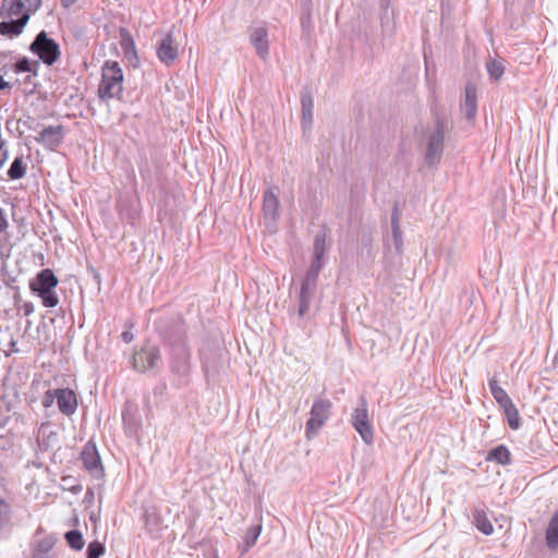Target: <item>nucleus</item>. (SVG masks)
Returning a JSON list of instances; mask_svg holds the SVG:
<instances>
[{
    "instance_id": "nucleus-5",
    "label": "nucleus",
    "mask_w": 558,
    "mask_h": 558,
    "mask_svg": "<svg viewBox=\"0 0 558 558\" xmlns=\"http://www.w3.org/2000/svg\"><path fill=\"white\" fill-rule=\"evenodd\" d=\"M447 129L445 121L438 119L436 121L435 129L428 134L427 150L425 155V160L428 166H435L439 162L442 155L445 133Z\"/></svg>"
},
{
    "instance_id": "nucleus-18",
    "label": "nucleus",
    "mask_w": 558,
    "mask_h": 558,
    "mask_svg": "<svg viewBox=\"0 0 558 558\" xmlns=\"http://www.w3.org/2000/svg\"><path fill=\"white\" fill-rule=\"evenodd\" d=\"M263 211L266 220L275 221L279 216V201L272 190L264 193Z\"/></svg>"
},
{
    "instance_id": "nucleus-11",
    "label": "nucleus",
    "mask_w": 558,
    "mask_h": 558,
    "mask_svg": "<svg viewBox=\"0 0 558 558\" xmlns=\"http://www.w3.org/2000/svg\"><path fill=\"white\" fill-rule=\"evenodd\" d=\"M57 403L60 412L64 415H72L77 408L76 396L71 389H54Z\"/></svg>"
},
{
    "instance_id": "nucleus-3",
    "label": "nucleus",
    "mask_w": 558,
    "mask_h": 558,
    "mask_svg": "<svg viewBox=\"0 0 558 558\" xmlns=\"http://www.w3.org/2000/svg\"><path fill=\"white\" fill-rule=\"evenodd\" d=\"M29 49L47 65H52L61 54L59 45L45 31L35 37Z\"/></svg>"
},
{
    "instance_id": "nucleus-29",
    "label": "nucleus",
    "mask_w": 558,
    "mask_h": 558,
    "mask_svg": "<svg viewBox=\"0 0 558 558\" xmlns=\"http://www.w3.org/2000/svg\"><path fill=\"white\" fill-rule=\"evenodd\" d=\"M505 72V64L502 60H493L490 62V78L499 80Z\"/></svg>"
},
{
    "instance_id": "nucleus-39",
    "label": "nucleus",
    "mask_w": 558,
    "mask_h": 558,
    "mask_svg": "<svg viewBox=\"0 0 558 558\" xmlns=\"http://www.w3.org/2000/svg\"><path fill=\"white\" fill-rule=\"evenodd\" d=\"M77 0H61L62 4L68 8L70 5H72L74 2H76Z\"/></svg>"
},
{
    "instance_id": "nucleus-33",
    "label": "nucleus",
    "mask_w": 558,
    "mask_h": 558,
    "mask_svg": "<svg viewBox=\"0 0 558 558\" xmlns=\"http://www.w3.org/2000/svg\"><path fill=\"white\" fill-rule=\"evenodd\" d=\"M302 109H314L313 97L308 92H305L301 96Z\"/></svg>"
},
{
    "instance_id": "nucleus-6",
    "label": "nucleus",
    "mask_w": 558,
    "mask_h": 558,
    "mask_svg": "<svg viewBox=\"0 0 558 558\" xmlns=\"http://www.w3.org/2000/svg\"><path fill=\"white\" fill-rule=\"evenodd\" d=\"M352 425L365 444H373L374 435L368 416V404L363 396L360 397L359 405L352 414Z\"/></svg>"
},
{
    "instance_id": "nucleus-32",
    "label": "nucleus",
    "mask_w": 558,
    "mask_h": 558,
    "mask_svg": "<svg viewBox=\"0 0 558 558\" xmlns=\"http://www.w3.org/2000/svg\"><path fill=\"white\" fill-rule=\"evenodd\" d=\"M313 124V109H302V126L310 130Z\"/></svg>"
},
{
    "instance_id": "nucleus-23",
    "label": "nucleus",
    "mask_w": 558,
    "mask_h": 558,
    "mask_svg": "<svg viewBox=\"0 0 558 558\" xmlns=\"http://www.w3.org/2000/svg\"><path fill=\"white\" fill-rule=\"evenodd\" d=\"M381 28L384 35H391L393 33V12L388 7L384 8L383 11Z\"/></svg>"
},
{
    "instance_id": "nucleus-35",
    "label": "nucleus",
    "mask_w": 558,
    "mask_h": 558,
    "mask_svg": "<svg viewBox=\"0 0 558 558\" xmlns=\"http://www.w3.org/2000/svg\"><path fill=\"white\" fill-rule=\"evenodd\" d=\"M15 68H16V72H31L32 71V64L26 58H23L20 61H17Z\"/></svg>"
},
{
    "instance_id": "nucleus-15",
    "label": "nucleus",
    "mask_w": 558,
    "mask_h": 558,
    "mask_svg": "<svg viewBox=\"0 0 558 558\" xmlns=\"http://www.w3.org/2000/svg\"><path fill=\"white\" fill-rule=\"evenodd\" d=\"M14 16H16L15 20L11 21H3L0 23V34L4 36H16L20 35L27 24L31 15L24 14V13H16Z\"/></svg>"
},
{
    "instance_id": "nucleus-28",
    "label": "nucleus",
    "mask_w": 558,
    "mask_h": 558,
    "mask_svg": "<svg viewBox=\"0 0 558 558\" xmlns=\"http://www.w3.org/2000/svg\"><path fill=\"white\" fill-rule=\"evenodd\" d=\"M474 521L476 523L477 529L484 534L488 535V523L486 519V513L484 510H476L474 513Z\"/></svg>"
},
{
    "instance_id": "nucleus-8",
    "label": "nucleus",
    "mask_w": 558,
    "mask_h": 558,
    "mask_svg": "<svg viewBox=\"0 0 558 558\" xmlns=\"http://www.w3.org/2000/svg\"><path fill=\"white\" fill-rule=\"evenodd\" d=\"M160 362V351L156 345L145 344L132 356V365L138 372H146L158 366Z\"/></svg>"
},
{
    "instance_id": "nucleus-17",
    "label": "nucleus",
    "mask_w": 558,
    "mask_h": 558,
    "mask_svg": "<svg viewBox=\"0 0 558 558\" xmlns=\"http://www.w3.org/2000/svg\"><path fill=\"white\" fill-rule=\"evenodd\" d=\"M461 109L469 121L474 119L476 112V88L472 83H468L465 86Z\"/></svg>"
},
{
    "instance_id": "nucleus-4",
    "label": "nucleus",
    "mask_w": 558,
    "mask_h": 558,
    "mask_svg": "<svg viewBox=\"0 0 558 558\" xmlns=\"http://www.w3.org/2000/svg\"><path fill=\"white\" fill-rule=\"evenodd\" d=\"M332 403L328 399H317L311 409V417L306 422L305 435L307 439L313 438L326 424L331 414Z\"/></svg>"
},
{
    "instance_id": "nucleus-30",
    "label": "nucleus",
    "mask_w": 558,
    "mask_h": 558,
    "mask_svg": "<svg viewBox=\"0 0 558 558\" xmlns=\"http://www.w3.org/2000/svg\"><path fill=\"white\" fill-rule=\"evenodd\" d=\"M38 294L41 298L43 304L46 307H54L59 303V299L53 291L43 292Z\"/></svg>"
},
{
    "instance_id": "nucleus-22",
    "label": "nucleus",
    "mask_w": 558,
    "mask_h": 558,
    "mask_svg": "<svg viewBox=\"0 0 558 558\" xmlns=\"http://www.w3.org/2000/svg\"><path fill=\"white\" fill-rule=\"evenodd\" d=\"M391 232H392V240L393 245L398 254L402 253V246H403V240H402V232L399 226V218L397 214H393L391 217Z\"/></svg>"
},
{
    "instance_id": "nucleus-10",
    "label": "nucleus",
    "mask_w": 558,
    "mask_h": 558,
    "mask_svg": "<svg viewBox=\"0 0 558 558\" xmlns=\"http://www.w3.org/2000/svg\"><path fill=\"white\" fill-rule=\"evenodd\" d=\"M41 5V0H3L0 15L14 17L16 13L32 15Z\"/></svg>"
},
{
    "instance_id": "nucleus-14",
    "label": "nucleus",
    "mask_w": 558,
    "mask_h": 558,
    "mask_svg": "<svg viewBox=\"0 0 558 558\" xmlns=\"http://www.w3.org/2000/svg\"><path fill=\"white\" fill-rule=\"evenodd\" d=\"M63 135L64 131L61 125H51L45 128L39 133V136L36 137V141L49 148H53L57 147L62 142Z\"/></svg>"
},
{
    "instance_id": "nucleus-21",
    "label": "nucleus",
    "mask_w": 558,
    "mask_h": 558,
    "mask_svg": "<svg viewBox=\"0 0 558 558\" xmlns=\"http://www.w3.org/2000/svg\"><path fill=\"white\" fill-rule=\"evenodd\" d=\"M546 543L550 548L558 547V511L554 514L547 526Z\"/></svg>"
},
{
    "instance_id": "nucleus-34",
    "label": "nucleus",
    "mask_w": 558,
    "mask_h": 558,
    "mask_svg": "<svg viewBox=\"0 0 558 558\" xmlns=\"http://www.w3.org/2000/svg\"><path fill=\"white\" fill-rule=\"evenodd\" d=\"M54 390H48L41 400L44 408H50L54 401H57V396L53 395Z\"/></svg>"
},
{
    "instance_id": "nucleus-7",
    "label": "nucleus",
    "mask_w": 558,
    "mask_h": 558,
    "mask_svg": "<svg viewBox=\"0 0 558 558\" xmlns=\"http://www.w3.org/2000/svg\"><path fill=\"white\" fill-rule=\"evenodd\" d=\"M326 252V235L324 233H318L314 240L313 247V259L311 266L306 272L304 278V282H308L310 284L317 283L318 274L323 268V256Z\"/></svg>"
},
{
    "instance_id": "nucleus-24",
    "label": "nucleus",
    "mask_w": 558,
    "mask_h": 558,
    "mask_svg": "<svg viewBox=\"0 0 558 558\" xmlns=\"http://www.w3.org/2000/svg\"><path fill=\"white\" fill-rule=\"evenodd\" d=\"M26 169L23 165V160L21 157H16L12 162L10 169L8 170V175L12 180L22 179L25 175Z\"/></svg>"
},
{
    "instance_id": "nucleus-13",
    "label": "nucleus",
    "mask_w": 558,
    "mask_h": 558,
    "mask_svg": "<svg viewBox=\"0 0 558 558\" xmlns=\"http://www.w3.org/2000/svg\"><path fill=\"white\" fill-rule=\"evenodd\" d=\"M58 284V279L50 269L41 270L36 280L31 282V289L34 292L43 293L52 291V289Z\"/></svg>"
},
{
    "instance_id": "nucleus-9",
    "label": "nucleus",
    "mask_w": 558,
    "mask_h": 558,
    "mask_svg": "<svg viewBox=\"0 0 558 558\" xmlns=\"http://www.w3.org/2000/svg\"><path fill=\"white\" fill-rule=\"evenodd\" d=\"M175 27L172 26L157 46V57L166 65H171L179 56V45L174 37Z\"/></svg>"
},
{
    "instance_id": "nucleus-16",
    "label": "nucleus",
    "mask_w": 558,
    "mask_h": 558,
    "mask_svg": "<svg viewBox=\"0 0 558 558\" xmlns=\"http://www.w3.org/2000/svg\"><path fill=\"white\" fill-rule=\"evenodd\" d=\"M84 466L93 474L99 475L102 472L100 457L95 446H86L82 451Z\"/></svg>"
},
{
    "instance_id": "nucleus-27",
    "label": "nucleus",
    "mask_w": 558,
    "mask_h": 558,
    "mask_svg": "<svg viewBox=\"0 0 558 558\" xmlns=\"http://www.w3.org/2000/svg\"><path fill=\"white\" fill-rule=\"evenodd\" d=\"M260 531H262L260 525H254L247 530L245 537H244V543L246 545V549L252 547L256 543V541L260 534Z\"/></svg>"
},
{
    "instance_id": "nucleus-20",
    "label": "nucleus",
    "mask_w": 558,
    "mask_h": 558,
    "mask_svg": "<svg viewBox=\"0 0 558 558\" xmlns=\"http://www.w3.org/2000/svg\"><path fill=\"white\" fill-rule=\"evenodd\" d=\"M144 520L149 533L159 531L163 524L161 514L155 506H149L145 509Z\"/></svg>"
},
{
    "instance_id": "nucleus-38",
    "label": "nucleus",
    "mask_w": 558,
    "mask_h": 558,
    "mask_svg": "<svg viewBox=\"0 0 558 558\" xmlns=\"http://www.w3.org/2000/svg\"><path fill=\"white\" fill-rule=\"evenodd\" d=\"M8 87H10V84L0 76V89H5Z\"/></svg>"
},
{
    "instance_id": "nucleus-1",
    "label": "nucleus",
    "mask_w": 558,
    "mask_h": 558,
    "mask_svg": "<svg viewBox=\"0 0 558 558\" xmlns=\"http://www.w3.org/2000/svg\"><path fill=\"white\" fill-rule=\"evenodd\" d=\"M123 73L118 62L107 61L102 66V78L98 88L101 99L119 97L122 93Z\"/></svg>"
},
{
    "instance_id": "nucleus-2",
    "label": "nucleus",
    "mask_w": 558,
    "mask_h": 558,
    "mask_svg": "<svg viewBox=\"0 0 558 558\" xmlns=\"http://www.w3.org/2000/svg\"><path fill=\"white\" fill-rule=\"evenodd\" d=\"M490 393L493 395L499 409L502 411L508 426L513 430L519 429L521 426V416L508 392L501 387L490 383Z\"/></svg>"
},
{
    "instance_id": "nucleus-12",
    "label": "nucleus",
    "mask_w": 558,
    "mask_h": 558,
    "mask_svg": "<svg viewBox=\"0 0 558 558\" xmlns=\"http://www.w3.org/2000/svg\"><path fill=\"white\" fill-rule=\"evenodd\" d=\"M250 40L258 57L266 60L269 53L268 34L264 27H256L251 32Z\"/></svg>"
},
{
    "instance_id": "nucleus-26",
    "label": "nucleus",
    "mask_w": 558,
    "mask_h": 558,
    "mask_svg": "<svg viewBox=\"0 0 558 558\" xmlns=\"http://www.w3.org/2000/svg\"><path fill=\"white\" fill-rule=\"evenodd\" d=\"M65 538H66L69 545L75 550H80L84 546V539H83L82 533L76 530L66 532Z\"/></svg>"
},
{
    "instance_id": "nucleus-31",
    "label": "nucleus",
    "mask_w": 558,
    "mask_h": 558,
    "mask_svg": "<svg viewBox=\"0 0 558 558\" xmlns=\"http://www.w3.org/2000/svg\"><path fill=\"white\" fill-rule=\"evenodd\" d=\"M105 551V547L99 542H92L87 547V558H99Z\"/></svg>"
},
{
    "instance_id": "nucleus-37",
    "label": "nucleus",
    "mask_w": 558,
    "mask_h": 558,
    "mask_svg": "<svg viewBox=\"0 0 558 558\" xmlns=\"http://www.w3.org/2000/svg\"><path fill=\"white\" fill-rule=\"evenodd\" d=\"M133 333L131 331H124L122 332V339L124 342L129 343L133 340Z\"/></svg>"
},
{
    "instance_id": "nucleus-36",
    "label": "nucleus",
    "mask_w": 558,
    "mask_h": 558,
    "mask_svg": "<svg viewBox=\"0 0 558 558\" xmlns=\"http://www.w3.org/2000/svg\"><path fill=\"white\" fill-rule=\"evenodd\" d=\"M8 221L3 214V210L0 208V232H3L8 229Z\"/></svg>"
},
{
    "instance_id": "nucleus-25",
    "label": "nucleus",
    "mask_w": 558,
    "mask_h": 558,
    "mask_svg": "<svg viewBox=\"0 0 558 558\" xmlns=\"http://www.w3.org/2000/svg\"><path fill=\"white\" fill-rule=\"evenodd\" d=\"M490 460H495L501 464L510 462V452L507 447L499 446L490 451Z\"/></svg>"
},
{
    "instance_id": "nucleus-19",
    "label": "nucleus",
    "mask_w": 558,
    "mask_h": 558,
    "mask_svg": "<svg viewBox=\"0 0 558 558\" xmlns=\"http://www.w3.org/2000/svg\"><path fill=\"white\" fill-rule=\"evenodd\" d=\"M316 286L302 281L301 291L299 296V315L304 316L311 306L315 296Z\"/></svg>"
}]
</instances>
